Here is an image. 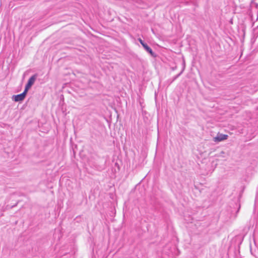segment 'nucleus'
Here are the masks:
<instances>
[{
  "label": "nucleus",
  "instance_id": "1",
  "mask_svg": "<svg viewBox=\"0 0 258 258\" xmlns=\"http://www.w3.org/2000/svg\"><path fill=\"white\" fill-rule=\"evenodd\" d=\"M37 75H34L29 79L27 84L25 86V90L28 92V90L31 87V86L34 84Z\"/></svg>",
  "mask_w": 258,
  "mask_h": 258
},
{
  "label": "nucleus",
  "instance_id": "5",
  "mask_svg": "<svg viewBox=\"0 0 258 258\" xmlns=\"http://www.w3.org/2000/svg\"><path fill=\"white\" fill-rule=\"evenodd\" d=\"M139 40L140 43L143 46V45H145L146 44V43H145L144 42V41L141 39H139Z\"/></svg>",
  "mask_w": 258,
  "mask_h": 258
},
{
  "label": "nucleus",
  "instance_id": "4",
  "mask_svg": "<svg viewBox=\"0 0 258 258\" xmlns=\"http://www.w3.org/2000/svg\"><path fill=\"white\" fill-rule=\"evenodd\" d=\"M143 47L146 49V50L150 53L152 56L154 54V52H153L152 49L147 44H145L143 45Z\"/></svg>",
  "mask_w": 258,
  "mask_h": 258
},
{
  "label": "nucleus",
  "instance_id": "2",
  "mask_svg": "<svg viewBox=\"0 0 258 258\" xmlns=\"http://www.w3.org/2000/svg\"><path fill=\"white\" fill-rule=\"evenodd\" d=\"M27 91L24 90V92L20 94L14 95L13 96V100L16 102L21 101L24 99Z\"/></svg>",
  "mask_w": 258,
  "mask_h": 258
},
{
  "label": "nucleus",
  "instance_id": "3",
  "mask_svg": "<svg viewBox=\"0 0 258 258\" xmlns=\"http://www.w3.org/2000/svg\"><path fill=\"white\" fill-rule=\"evenodd\" d=\"M228 136L220 133H218L216 137L213 138L215 142H220L227 139Z\"/></svg>",
  "mask_w": 258,
  "mask_h": 258
}]
</instances>
